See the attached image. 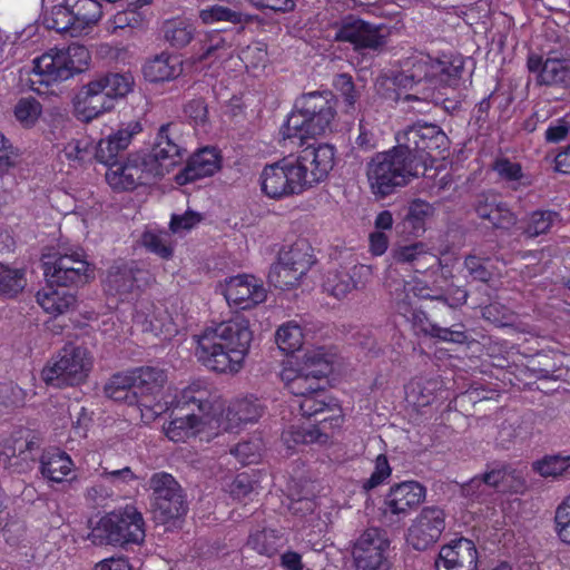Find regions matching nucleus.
<instances>
[{"instance_id":"nucleus-1","label":"nucleus","mask_w":570,"mask_h":570,"mask_svg":"<svg viewBox=\"0 0 570 570\" xmlns=\"http://www.w3.org/2000/svg\"><path fill=\"white\" fill-rule=\"evenodd\" d=\"M141 405V420L147 424L169 412V421L163 430L173 442H186L200 434L217 421L223 409L218 393L204 381H195L173 395L167 394L164 402Z\"/></svg>"},{"instance_id":"nucleus-2","label":"nucleus","mask_w":570,"mask_h":570,"mask_svg":"<svg viewBox=\"0 0 570 570\" xmlns=\"http://www.w3.org/2000/svg\"><path fill=\"white\" fill-rule=\"evenodd\" d=\"M464 71L461 57L442 56L433 58L419 55L411 67L395 76V101L407 110L425 114L431 104L436 102V91L446 87H456Z\"/></svg>"},{"instance_id":"nucleus-3","label":"nucleus","mask_w":570,"mask_h":570,"mask_svg":"<svg viewBox=\"0 0 570 570\" xmlns=\"http://www.w3.org/2000/svg\"><path fill=\"white\" fill-rule=\"evenodd\" d=\"M252 340L249 321L236 316L206 328L197 340L196 356L210 371L235 374L243 368Z\"/></svg>"},{"instance_id":"nucleus-4","label":"nucleus","mask_w":570,"mask_h":570,"mask_svg":"<svg viewBox=\"0 0 570 570\" xmlns=\"http://www.w3.org/2000/svg\"><path fill=\"white\" fill-rule=\"evenodd\" d=\"M294 107V111L281 128L284 139H303L332 131L336 117V98L331 91L303 94L296 99Z\"/></svg>"},{"instance_id":"nucleus-5","label":"nucleus","mask_w":570,"mask_h":570,"mask_svg":"<svg viewBox=\"0 0 570 570\" xmlns=\"http://www.w3.org/2000/svg\"><path fill=\"white\" fill-rule=\"evenodd\" d=\"M420 163L400 145L375 154L366 165V177L372 194L376 198H385L406 186L417 177Z\"/></svg>"},{"instance_id":"nucleus-6","label":"nucleus","mask_w":570,"mask_h":570,"mask_svg":"<svg viewBox=\"0 0 570 570\" xmlns=\"http://www.w3.org/2000/svg\"><path fill=\"white\" fill-rule=\"evenodd\" d=\"M145 535L142 514L134 505L107 513L91 531L92 542L98 544H139Z\"/></svg>"},{"instance_id":"nucleus-7","label":"nucleus","mask_w":570,"mask_h":570,"mask_svg":"<svg viewBox=\"0 0 570 570\" xmlns=\"http://www.w3.org/2000/svg\"><path fill=\"white\" fill-rule=\"evenodd\" d=\"M90 55L88 49L79 43L62 48H51L33 60V71L40 76V82L67 80L75 73L81 72L88 66Z\"/></svg>"},{"instance_id":"nucleus-8","label":"nucleus","mask_w":570,"mask_h":570,"mask_svg":"<svg viewBox=\"0 0 570 570\" xmlns=\"http://www.w3.org/2000/svg\"><path fill=\"white\" fill-rule=\"evenodd\" d=\"M91 366L92 361L87 348L67 344L47 362L41 371V379L46 384L56 387L76 385L86 380Z\"/></svg>"},{"instance_id":"nucleus-9","label":"nucleus","mask_w":570,"mask_h":570,"mask_svg":"<svg viewBox=\"0 0 570 570\" xmlns=\"http://www.w3.org/2000/svg\"><path fill=\"white\" fill-rule=\"evenodd\" d=\"M154 520L164 525H176L188 510L185 493L177 480L167 472H156L149 479Z\"/></svg>"},{"instance_id":"nucleus-10","label":"nucleus","mask_w":570,"mask_h":570,"mask_svg":"<svg viewBox=\"0 0 570 570\" xmlns=\"http://www.w3.org/2000/svg\"><path fill=\"white\" fill-rule=\"evenodd\" d=\"M309 250L311 247L304 239L297 240L288 248H283L277 262L271 266L269 283L281 289H289L298 285L313 264Z\"/></svg>"},{"instance_id":"nucleus-11","label":"nucleus","mask_w":570,"mask_h":570,"mask_svg":"<svg viewBox=\"0 0 570 570\" xmlns=\"http://www.w3.org/2000/svg\"><path fill=\"white\" fill-rule=\"evenodd\" d=\"M186 154L180 125L167 122L159 127L153 148L145 157L153 166L150 170L160 177L183 164Z\"/></svg>"},{"instance_id":"nucleus-12","label":"nucleus","mask_w":570,"mask_h":570,"mask_svg":"<svg viewBox=\"0 0 570 570\" xmlns=\"http://www.w3.org/2000/svg\"><path fill=\"white\" fill-rule=\"evenodd\" d=\"M42 267L48 283L61 287L85 284L92 276L89 263L79 252L45 254Z\"/></svg>"},{"instance_id":"nucleus-13","label":"nucleus","mask_w":570,"mask_h":570,"mask_svg":"<svg viewBox=\"0 0 570 570\" xmlns=\"http://www.w3.org/2000/svg\"><path fill=\"white\" fill-rule=\"evenodd\" d=\"M305 189L323 181L334 167L335 149L328 144L309 145L289 155Z\"/></svg>"},{"instance_id":"nucleus-14","label":"nucleus","mask_w":570,"mask_h":570,"mask_svg":"<svg viewBox=\"0 0 570 570\" xmlns=\"http://www.w3.org/2000/svg\"><path fill=\"white\" fill-rule=\"evenodd\" d=\"M401 148L410 151L415 159L423 158L420 153L431 158L444 157L449 148V139L444 131L434 124L416 122L396 135Z\"/></svg>"},{"instance_id":"nucleus-15","label":"nucleus","mask_w":570,"mask_h":570,"mask_svg":"<svg viewBox=\"0 0 570 570\" xmlns=\"http://www.w3.org/2000/svg\"><path fill=\"white\" fill-rule=\"evenodd\" d=\"M390 539L385 530L368 528L353 546L352 556L357 570H389Z\"/></svg>"},{"instance_id":"nucleus-16","label":"nucleus","mask_w":570,"mask_h":570,"mask_svg":"<svg viewBox=\"0 0 570 570\" xmlns=\"http://www.w3.org/2000/svg\"><path fill=\"white\" fill-rule=\"evenodd\" d=\"M259 184L262 191L272 199L299 195L306 190L289 156L266 165L259 175Z\"/></svg>"},{"instance_id":"nucleus-17","label":"nucleus","mask_w":570,"mask_h":570,"mask_svg":"<svg viewBox=\"0 0 570 570\" xmlns=\"http://www.w3.org/2000/svg\"><path fill=\"white\" fill-rule=\"evenodd\" d=\"M153 166L145 156L130 155L125 160L114 161L106 171V180L112 189L132 190L159 177L150 170Z\"/></svg>"},{"instance_id":"nucleus-18","label":"nucleus","mask_w":570,"mask_h":570,"mask_svg":"<svg viewBox=\"0 0 570 570\" xmlns=\"http://www.w3.org/2000/svg\"><path fill=\"white\" fill-rule=\"evenodd\" d=\"M445 529V513L438 507L423 508L407 529L406 541L424 551L435 544Z\"/></svg>"},{"instance_id":"nucleus-19","label":"nucleus","mask_w":570,"mask_h":570,"mask_svg":"<svg viewBox=\"0 0 570 570\" xmlns=\"http://www.w3.org/2000/svg\"><path fill=\"white\" fill-rule=\"evenodd\" d=\"M334 39L350 42L355 50H377L385 45V38L379 26L371 24L354 16L341 20L336 26Z\"/></svg>"},{"instance_id":"nucleus-20","label":"nucleus","mask_w":570,"mask_h":570,"mask_svg":"<svg viewBox=\"0 0 570 570\" xmlns=\"http://www.w3.org/2000/svg\"><path fill=\"white\" fill-rule=\"evenodd\" d=\"M224 296L230 306L248 309L266 301L267 291L253 275H237L226 281Z\"/></svg>"},{"instance_id":"nucleus-21","label":"nucleus","mask_w":570,"mask_h":570,"mask_svg":"<svg viewBox=\"0 0 570 570\" xmlns=\"http://www.w3.org/2000/svg\"><path fill=\"white\" fill-rule=\"evenodd\" d=\"M145 276L146 272L132 263H116L108 271L104 289L108 295L125 301L139 292L142 282L146 281Z\"/></svg>"},{"instance_id":"nucleus-22","label":"nucleus","mask_w":570,"mask_h":570,"mask_svg":"<svg viewBox=\"0 0 570 570\" xmlns=\"http://www.w3.org/2000/svg\"><path fill=\"white\" fill-rule=\"evenodd\" d=\"M235 48V36L230 32L209 30L199 32L193 47L196 61L215 62L232 58Z\"/></svg>"},{"instance_id":"nucleus-23","label":"nucleus","mask_w":570,"mask_h":570,"mask_svg":"<svg viewBox=\"0 0 570 570\" xmlns=\"http://www.w3.org/2000/svg\"><path fill=\"white\" fill-rule=\"evenodd\" d=\"M478 550L472 540L460 538L441 548L436 570H476Z\"/></svg>"},{"instance_id":"nucleus-24","label":"nucleus","mask_w":570,"mask_h":570,"mask_svg":"<svg viewBox=\"0 0 570 570\" xmlns=\"http://www.w3.org/2000/svg\"><path fill=\"white\" fill-rule=\"evenodd\" d=\"M425 498V488L416 481H405L390 488L383 503L385 515L405 517Z\"/></svg>"},{"instance_id":"nucleus-25","label":"nucleus","mask_w":570,"mask_h":570,"mask_svg":"<svg viewBox=\"0 0 570 570\" xmlns=\"http://www.w3.org/2000/svg\"><path fill=\"white\" fill-rule=\"evenodd\" d=\"M101 88L95 80L80 88L73 99L75 114L79 120L89 122L114 108L111 99L107 98Z\"/></svg>"},{"instance_id":"nucleus-26","label":"nucleus","mask_w":570,"mask_h":570,"mask_svg":"<svg viewBox=\"0 0 570 570\" xmlns=\"http://www.w3.org/2000/svg\"><path fill=\"white\" fill-rule=\"evenodd\" d=\"M530 72L537 75V83L540 86H570V62L564 59H546L531 53L527 60Z\"/></svg>"},{"instance_id":"nucleus-27","label":"nucleus","mask_w":570,"mask_h":570,"mask_svg":"<svg viewBox=\"0 0 570 570\" xmlns=\"http://www.w3.org/2000/svg\"><path fill=\"white\" fill-rule=\"evenodd\" d=\"M142 130L140 122L130 121L126 126L120 127L116 132L101 139L96 147V158L99 163L107 167L114 161H119L117 155L125 150L132 137Z\"/></svg>"},{"instance_id":"nucleus-28","label":"nucleus","mask_w":570,"mask_h":570,"mask_svg":"<svg viewBox=\"0 0 570 570\" xmlns=\"http://www.w3.org/2000/svg\"><path fill=\"white\" fill-rule=\"evenodd\" d=\"M371 268L367 265H358L351 268L350 272H328L324 282L326 293L335 298H344L351 292L365 286L363 277L368 276Z\"/></svg>"},{"instance_id":"nucleus-29","label":"nucleus","mask_w":570,"mask_h":570,"mask_svg":"<svg viewBox=\"0 0 570 570\" xmlns=\"http://www.w3.org/2000/svg\"><path fill=\"white\" fill-rule=\"evenodd\" d=\"M474 210L481 219L488 220L495 228L508 229L518 220L508 205L493 195H479L474 203Z\"/></svg>"},{"instance_id":"nucleus-30","label":"nucleus","mask_w":570,"mask_h":570,"mask_svg":"<svg viewBox=\"0 0 570 570\" xmlns=\"http://www.w3.org/2000/svg\"><path fill=\"white\" fill-rule=\"evenodd\" d=\"M219 169V156L215 148H203L194 154L185 169L177 176L180 184L214 175Z\"/></svg>"},{"instance_id":"nucleus-31","label":"nucleus","mask_w":570,"mask_h":570,"mask_svg":"<svg viewBox=\"0 0 570 570\" xmlns=\"http://www.w3.org/2000/svg\"><path fill=\"white\" fill-rule=\"evenodd\" d=\"M393 258L399 264L411 265L416 273H424L440 264V258L422 242L395 248Z\"/></svg>"},{"instance_id":"nucleus-32","label":"nucleus","mask_w":570,"mask_h":570,"mask_svg":"<svg viewBox=\"0 0 570 570\" xmlns=\"http://www.w3.org/2000/svg\"><path fill=\"white\" fill-rule=\"evenodd\" d=\"M265 403L254 395H246L234 400L226 413L229 428H237L242 423L256 422L265 412Z\"/></svg>"},{"instance_id":"nucleus-33","label":"nucleus","mask_w":570,"mask_h":570,"mask_svg":"<svg viewBox=\"0 0 570 570\" xmlns=\"http://www.w3.org/2000/svg\"><path fill=\"white\" fill-rule=\"evenodd\" d=\"M135 379V392L140 394L141 399L149 404H153L147 399L148 396H156L163 390L167 382V375L163 368L156 366H141L131 371Z\"/></svg>"},{"instance_id":"nucleus-34","label":"nucleus","mask_w":570,"mask_h":570,"mask_svg":"<svg viewBox=\"0 0 570 570\" xmlns=\"http://www.w3.org/2000/svg\"><path fill=\"white\" fill-rule=\"evenodd\" d=\"M105 393L109 399L116 402H124L129 405L137 404L140 412L141 409H144L141 403H147L144 400L137 399L135 379L132 377L131 371L112 375L105 385Z\"/></svg>"},{"instance_id":"nucleus-35","label":"nucleus","mask_w":570,"mask_h":570,"mask_svg":"<svg viewBox=\"0 0 570 570\" xmlns=\"http://www.w3.org/2000/svg\"><path fill=\"white\" fill-rule=\"evenodd\" d=\"M40 469L42 475L52 482H62L73 470L71 458L59 449H51L41 455Z\"/></svg>"},{"instance_id":"nucleus-36","label":"nucleus","mask_w":570,"mask_h":570,"mask_svg":"<svg viewBox=\"0 0 570 570\" xmlns=\"http://www.w3.org/2000/svg\"><path fill=\"white\" fill-rule=\"evenodd\" d=\"M183 71L178 57L161 53L144 66L145 78L151 82L169 81Z\"/></svg>"},{"instance_id":"nucleus-37","label":"nucleus","mask_w":570,"mask_h":570,"mask_svg":"<svg viewBox=\"0 0 570 570\" xmlns=\"http://www.w3.org/2000/svg\"><path fill=\"white\" fill-rule=\"evenodd\" d=\"M67 8H70L76 22L73 32L82 33L85 29L96 24L101 16V3L99 0H66Z\"/></svg>"},{"instance_id":"nucleus-38","label":"nucleus","mask_w":570,"mask_h":570,"mask_svg":"<svg viewBox=\"0 0 570 570\" xmlns=\"http://www.w3.org/2000/svg\"><path fill=\"white\" fill-rule=\"evenodd\" d=\"M561 222L558 212L551 209H537L523 219L522 235L527 238H535L550 233L551 228Z\"/></svg>"},{"instance_id":"nucleus-39","label":"nucleus","mask_w":570,"mask_h":570,"mask_svg":"<svg viewBox=\"0 0 570 570\" xmlns=\"http://www.w3.org/2000/svg\"><path fill=\"white\" fill-rule=\"evenodd\" d=\"M164 39L174 48H184L195 38L196 29L186 19L166 20L161 26Z\"/></svg>"},{"instance_id":"nucleus-40","label":"nucleus","mask_w":570,"mask_h":570,"mask_svg":"<svg viewBox=\"0 0 570 570\" xmlns=\"http://www.w3.org/2000/svg\"><path fill=\"white\" fill-rule=\"evenodd\" d=\"M37 302L45 312L53 315L66 313L76 302L72 294L51 286L37 293Z\"/></svg>"},{"instance_id":"nucleus-41","label":"nucleus","mask_w":570,"mask_h":570,"mask_svg":"<svg viewBox=\"0 0 570 570\" xmlns=\"http://www.w3.org/2000/svg\"><path fill=\"white\" fill-rule=\"evenodd\" d=\"M282 379L285 381L289 392L295 396L303 397L321 389V379L314 377L313 374L302 368L298 371L285 368L282 373Z\"/></svg>"},{"instance_id":"nucleus-42","label":"nucleus","mask_w":570,"mask_h":570,"mask_svg":"<svg viewBox=\"0 0 570 570\" xmlns=\"http://www.w3.org/2000/svg\"><path fill=\"white\" fill-rule=\"evenodd\" d=\"M101 85V90L111 99V104L118 98H124L134 86V78L130 73H107L94 79Z\"/></svg>"},{"instance_id":"nucleus-43","label":"nucleus","mask_w":570,"mask_h":570,"mask_svg":"<svg viewBox=\"0 0 570 570\" xmlns=\"http://www.w3.org/2000/svg\"><path fill=\"white\" fill-rule=\"evenodd\" d=\"M27 285L26 271L0 263V295L14 297Z\"/></svg>"},{"instance_id":"nucleus-44","label":"nucleus","mask_w":570,"mask_h":570,"mask_svg":"<svg viewBox=\"0 0 570 570\" xmlns=\"http://www.w3.org/2000/svg\"><path fill=\"white\" fill-rule=\"evenodd\" d=\"M532 468L543 478L570 475V454L546 455L533 462Z\"/></svg>"},{"instance_id":"nucleus-45","label":"nucleus","mask_w":570,"mask_h":570,"mask_svg":"<svg viewBox=\"0 0 570 570\" xmlns=\"http://www.w3.org/2000/svg\"><path fill=\"white\" fill-rule=\"evenodd\" d=\"M45 23L48 29H53L60 33H68L71 37H78L80 33L73 32L76 22L70 8H67L66 0L62 3L53 6L50 13L46 16Z\"/></svg>"},{"instance_id":"nucleus-46","label":"nucleus","mask_w":570,"mask_h":570,"mask_svg":"<svg viewBox=\"0 0 570 570\" xmlns=\"http://www.w3.org/2000/svg\"><path fill=\"white\" fill-rule=\"evenodd\" d=\"M303 330L296 322H287L278 327L275 340L281 351L286 354L298 351L303 344Z\"/></svg>"},{"instance_id":"nucleus-47","label":"nucleus","mask_w":570,"mask_h":570,"mask_svg":"<svg viewBox=\"0 0 570 570\" xmlns=\"http://www.w3.org/2000/svg\"><path fill=\"white\" fill-rule=\"evenodd\" d=\"M279 541V537L277 532L272 529H257L250 532L247 547L256 551L262 556L272 557L277 551V543Z\"/></svg>"},{"instance_id":"nucleus-48","label":"nucleus","mask_w":570,"mask_h":570,"mask_svg":"<svg viewBox=\"0 0 570 570\" xmlns=\"http://www.w3.org/2000/svg\"><path fill=\"white\" fill-rule=\"evenodd\" d=\"M199 19L205 24L229 22L239 24L245 21L243 13L223 4L208 6L199 11Z\"/></svg>"},{"instance_id":"nucleus-49","label":"nucleus","mask_w":570,"mask_h":570,"mask_svg":"<svg viewBox=\"0 0 570 570\" xmlns=\"http://www.w3.org/2000/svg\"><path fill=\"white\" fill-rule=\"evenodd\" d=\"M326 400V393L324 390L320 389L317 392L307 394L303 396L302 400L295 401V404L298 406L302 416L311 417L324 412H330L331 409L337 406L335 403H330Z\"/></svg>"},{"instance_id":"nucleus-50","label":"nucleus","mask_w":570,"mask_h":570,"mask_svg":"<svg viewBox=\"0 0 570 570\" xmlns=\"http://www.w3.org/2000/svg\"><path fill=\"white\" fill-rule=\"evenodd\" d=\"M330 412L331 415L323 417L318 421L317 425L312 426L313 432H316L317 435H320V438L315 440L318 444H326L343 424L344 417L338 406H334Z\"/></svg>"},{"instance_id":"nucleus-51","label":"nucleus","mask_w":570,"mask_h":570,"mask_svg":"<svg viewBox=\"0 0 570 570\" xmlns=\"http://www.w3.org/2000/svg\"><path fill=\"white\" fill-rule=\"evenodd\" d=\"M489 262V258H482L475 254L466 255L463 262L465 277L474 282L489 283L493 276V272L488 266Z\"/></svg>"},{"instance_id":"nucleus-52","label":"nucleus","mask_w":570,"mask_h":570,"mask_svg":"<svg viewBox=\"0 0 570 570\" xmlns=\"http://www.w3.org/2000/svg\"><path fill=\"white\" fill-rule=\"evenodd\" d=\"M41 112L42 107L33 97L21 98L14 107V116L24 127L33 126Z\"/></svg>"},{"instance_id":"nucleus-53","label":"nucleus","mask_w":570,"mask_h":570,"mask_svg":"<svg viewBox=\"0 0 570 570\" xmlns=\"http://www.w3.org/2000/svg\"><path fill=\"white\" fill-rule=\"evenodd\" d=\"M423 331L431 337L438 338L443 342L455 344H464L468 342V335L462 324L459 325V328H453L442 327L435 323H429L428 326L423 328Z\"/></svg>"},{"instance_id":"nucleus-54","label":"nucleus","mask_w":570,"mask_h":570,"mask_svg":"<svg viewBox=\"0 0 570 570\" xmlns=\"http://www.w3.org/2000/svg\"><path fill=\"white\" fill-rule=\"evenodd\" d=\"M410 283L395 281L389 283L390 295L395 309L406 316L412 312V299L410 296Z\"/></svg>"},{"instance_id":"nucleus-55","label":"nucleus","mask_w":570,"mask_h":570,"mask_svg":"<svg viewBox=\"0 0 570 570\" xmlns=\"http://www.w3.org/2000/svg\"><path fill=\"white\" fill-rule=\"evenodd\" d=\"M320 435L313 432L312 426L304 428L301 425H291L282 434V440L288 449H293L298 444H312L316 443Z\"/></svg>"},{"instance_id":"nucleus-56","label":"nucleus","mask_w":570,"mask_h":570,"mask_svg":"<svg viewBox=\"0 0 570 570\" xmlns=\"http://www.w3.org/2000/svg\"><path fill=\"white\" fill-rule=\"evenodd\" d=\"M145 247L161 258H169L173 255V245L168 234H155L147 232L142 236Z\"/></svg>"},{"instance_id":"nucleus-57","label":"nucleus","mask_w":570,"mask_h":570,"mask_svg":"<svg viewBox=\"0 0 570 570\" xmlns=\"http://www.w3.org/2000/svg\"><path fill=\"white\" fill-rule=\"evenodd\" d=\"M432 383L413 381L406 387V397L416 406H426L434 400Z\"/></svg>"},{"instance_id":"nucleus-58","label":"nucleus","mask_w":570,"mask_h":570,"mask_svg":"<svg viewBox=\"0 0 570 570\" xmlns=\"http://www.w3.org/2000/svg\"><path fill=\"white\" fill-rule=\"evenodd\" d=\"M358 131L355 140L358 148L363 150L376 148L380 137V130L376 125L362 118L358 124Z\"/></svg>"},{"instance_id":"nucleus-59","label":"nucleus","mask_w":570,"mask_h":570,"mask_svg":"<svg viewBox=\"0 0 570 570\" xmlns=\"http://www.w3.org/2000/svg\"><path fill=\"white\" fill-rule=\"evenodd\" d=\"M431 206L426 202L416 199L409 206L405 222L412 225L414 234L424 229V219L430 215Z\"/></svg>"},{"instance_id":"nucleus-60","label":"nucleus","mask_w":570,"mask_h":570,"mask_svg":"<svg viewBox=\"0 0 570 570\" xmlns=\"http://www.w3.org/2000/svg\"><path fill=\"white\" fill-rule=\"evenodd\" d=\"M146 18L137 10L120 11L112 18L114 31L124 29H142L145 27Z\"/></svg>"},{"instance_id":"nucleus-61","label":"nucleus","mask_w":570,"mask_h":570,"mask_svg":"<svg viewBox=\"0 0 570 570\" xmlns=\"http://www.w3.org/2000/svg\"><path fill=\"white\" fill-rule=\"evenodd\" d=\"M302 370L309 372L314 377L323 379L331 371V365L323 353L312 351L305 353Z\"/></svg>"},{"instance_id":"nucleus-62","label":"nucleus","mask_w":570,"mask_h":570,"mask_svg":"<svg viewBox=\"0 0 570 570\" xmlns=\"http://www.w3.org/2000/svg\"><path fill=\"white\" fill-rule=\"evenodd\" d=\"M391 468L387 458L380 454L375 460V468L373 473L363 483V489L366 491L373 490L386 481L391 475Z\"/></svg>"},{"instance_id":"nucleus-63","label":"nucleus","mask_w":570,"mask_h":570,"mask_svg":"<svg viewBox=\"0 0 570 570\" xmlns=\"http://www.w3.org/2000/svg\"><path fill=\"white\" fill-rule=\"evenodd\" d=\"M262 444L259 440L242 442L230 450L240 463L250 464L258 461L261 456Z\"/></svg>"},{"instance_id":"nucleus-64","label":"nucleus","mask_w":570,"mask_h":570,"mask_svg":"<svg viewBox=\"0 0 570 570\" xmlns=\"http://www.w3.org/2000/svg\"><path fill=\"white\" fill-rule=\"evenodd\" d=\"M554 520L558 535L570 544V498L557 509Z\"/></svg>"}]
</instances>
